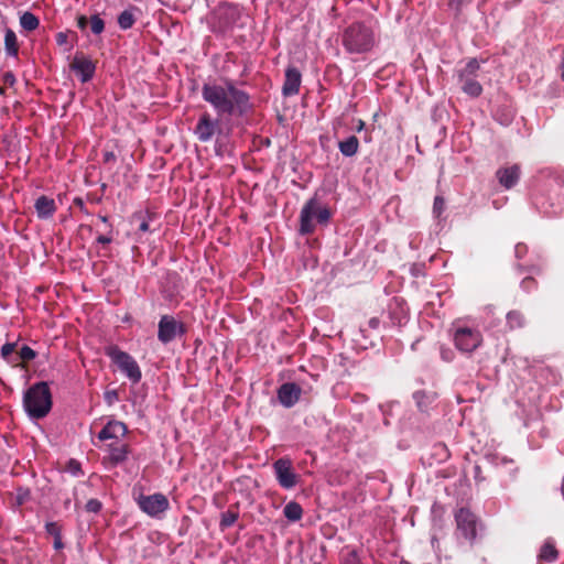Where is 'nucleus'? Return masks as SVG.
<instances>
[{
	"instance_id": "obj_48",
	"label": "nucleus",
	"mask_w": 564,
	"mask_h": 564,
	"mask_svg": "<svg viewBox=\"0 0 564 564\" xmlns=\"http://www.w3.org/2000/svg\"><path fill=\"white\" fill-rule=\"evenodd\" d=\"M64 547V544L62 542V534L54 538V549L55 550H62Z\"/></svg>"
},
{
	"instance_id": "obj_17",
	"label": "nucleus",
	"mask_w": 564,
	"mask_h": 564,
	"mask_svg": "<svg viewBox=\"0 0 564 564\" xmlns=\"http://www.w3.org/2000/svg\"><path fill=\"white\" fill-rule=\"evenodd\" d=\"M473 73H459L458 80L462 89L470 97H478L482 93V87L478 80L471 77Z\"/></svg>"
},
{
	"instance_id": "obj_54",
	"label": "nucleus",
	"mask_w": 564,
	"mask_h": 564,
	"mask_svg": "<svg viewBox=\"0 0 564 564\" xmlns=\"http://www.w3.org/2000/svg\"><path fill=\"white\" fill-rule=\"evenodd\" d=\"M4 90H6L4 85L3 86L0 85V95H3Z\"/></svg>"
},
{
	"instance_id": "obj_16",
	"label": "nucleus",
	"mask_w": 564,
	"mask_h": 564,
	"mask_svg": "<svg viewBox=\"0 0 564 564\" xmlns=\"http://www.w3.org/2000/svg\"><path fill=\"white\" fill-rule=\"evenodd\" d=\"M34 208L40 219L51 218L57 209L55 200L46 195L36 198Z\"/></svg>"
},
{
	"instance_id": "obj_14",
	"label": "nucleus",
	"mask_w": 564,
	"mask_h": 564,
	"mask_svg": "<svg viewBox=\"0 0 564 564\" xmlns=\"http://www.w3.org/2000/svg\"><path fill=\"white\" fill-rule=\"evenodd\" d=\"M520 174L521 170L518 164L507 167H500L496 172V176L499 181V184L506 189L512 188L519 182Z\"/></svg>"
},
{
	"instance_id": "obj_28",
	"label": "nucleus",
	"mask_w": 564,
	"mask_h": 564,
	"mask_svg": "<svg viewBox=\"0 0 564 564\" xmlns=\"http://www.w3.org/2000/svg\"><path fill=\"white\" fill-rule=\"evenodd\" d=\"M31 499V491L29 488L19 487L14 494V501L17 506H23Z\"/></svg>"
},
{
	"instance_id": "obj_42",
	"label": "nucleus",
	"mask_w": 564,
	"mask_h": 564,
	"mask_svg": "<svg viewBox=\"0 0 564 564\" xmlns=\"http://www.w3.org/2000/svg\"><path fill=\"white\" fill-rule=\"evenodd\" d=\"M104 163H115L117 158L112 151H106L102 155Z\"/></svg>"
},
{
	"instance_id": "obj_27",
	"label": "nucleus",
	"mask_w": 564,
	"mask_h": 564,
	"mask_svg": "<svg viewBox=\"0 0 564 564\" xmlns=\"http://www.w3.org/2000/svg\"><path fill=\"white\" fill-rule=\"evenodd\" d=\"M17 344L15 343H6L1 347V357L9 364L13 366H18V358H12L13 352L15 351Z\"/></svg>"
},
{
	"instance_id": "obj_19",
	"label": "nucleus",
	"mask_w": 564,
	"mask_h": 564,
	"mask_svg": "<svg viewBox=\"0 0 564 564\" xmlns=\"http://www.w3.org/2000/svg\"><path fill=\"white\" fill-rule=\"evenodd\" d=\"M338 149L344 156H354L359 150V140L356 135H350L338 143Z\"/></svg>"
},
{
	"instance_id": "obj_34",
	"label": "nucleus",
	"mask_w": 564,
	"mask_h": 564,
	"mask_svg": "<svg viewBox=\"0 0 564 564\" xmlns=\"http://www.w3.org/2000/svg\"><path fill=\"white\" fill-rule=\"evenodd\" d=\"M45 530L47 534L52 535L53 538L62 534V528L57 522H47L45 524Z\"/></svg>"
},
{
	"instance_id": "obj_35",
	"label": "nucleus",
	"mask_w": 564,
	"mask_h": 564,
	"mask_svg": "<svg viewBox=\"0 0 564 564\" xmlns=\"http://www.w3.org/2000/svg\"><path fill=\"white\" fill-rule=\"evenodd\" d=\"M94 69H95V65H93V63L88 59H84V61L75 63L73 65V70L84 72V70H94Z\"/></svg>"
},
{
	"instance_id": "obj_5",
	"label": "nucleus",
	"mask_w": 564,
	"mask_h": 564,
	"mask_svg": "<svg viewBox=\"0 0 564 564\" xmlns=\"http://www.w3.org/2000/svg\"><path fill=\"white\" fill-rule=\"evenodd\" d=\"M107 356L118 366L132 383L140 382L142 378L141 369L138 362L128 352L122 351L117 346L107 349Z\"/></svg>"
},
{
	"instance_id": "obj_21",
	"label": "nucleus",
	"mask_w": 564,
	"mask_h": 564,
	"mask_svg": "<svg viewBox=\"0 0 564 564\" xmlns=\"http://www.w3.org/2000/svg\"><path fill=\"white\" fill-rule=\"evenodd\" d=\"M283 514L289 521L296 522L303 517V508L299 502L290 501L284 506Z\"/></svg>"
},
{
	"instance_id": "obj_25",
	"label": "nucleus",
	"mask_w": 564,
	"mask_h": 564,
	"mask_svg": "<svg viewBox=\"0 0 564 564\" xmlns=\"http://www.w3.org/2000/svg\"><path fill=\"white\" fill-rule=\"evenodd\" d=\"M507 324L510 329L522 328L525 325L524 315L518 310L510 311L507 314Z\"/></svg>"
},
{
	"instance_id": "obj_22",
	"label": "nucleus",
	"mask_w": 564,
	"mask_h": 564,
	"mask_svg": "<svg viewBox=\"0 0 564 564\" xmlns=\"http://www.w3.org/2000/svg\"><path fill=\"white\" fill-rule=\"evenodd\" d=\"M413 399L421 411H426L435 400V393L420 390L413 393Z\"/></svg>"
},
{
	"instance_id": "obj_47",
	"label": "nucleus",
	"mask_w": 564,
	"mask_h": 564,
	"mask_svg": "<svg viewBox=\"0 0 564 564\" xmlns=\"http://www.w3.org/2000/svg\"><path fill=\"white\" fill-rule=\"evenodd\" d=\"M77 25L80 30H86L89 26V20L86 17H79L77 21Z\"/></svg>"
},
{
	"instance_id": "obj_36",
	"label": "nucleus",
	"mask_w": 564,
	"mask_h": 564,
	"mask_svg": "<svg viewBox=\"0 0 564 564\" xmlns=\"http://www.w3.org/2000/svg\"><path fill=\"white\" fill-rule=\"evenodd\" d=\"M341 564H361V562L356 551H350L344 556Z\"/></svg>"
},
{
	"instance_id": "obj_8",
	"label": "nucleus",
	"mask_w": 564,
	"mask_h": 564,
	"mask_svg": "<svg viewBox=\"0 0 564 564\" xmlns=\"http://www.w3.org/2000/svg\"><path fill=\"white\" fill-rule=\"evenodd\" d=\"M187 328L184 323L178 322L172 315H162L158 324V339L162 344H169L185 335Z\"/></svg>"
},
{
	"instance_id": "obj_4",
	"label": "nucleus",
	"mask_w": 564,
	"mask_h": 564,
	"mask_svg": "<svg viewBox=\"0 0 564 564\" xmlns=\"http://www.w3.org/2000/svg\"><path fill=\"white\" fill-rule=\"evenodd\" d=\"M375 44V37L369 28L364 24H352L344 34V45L351 53L369 51Z\"/></svg>"
},
{
	"instance_id": "obj_20",
	"label": "nucleus",
	"mask_w": 564,
	"mask_h": 564,
	"mask_svg": "<svg viewBox=\"0 0 564 564\" xmlns=\"http://www.w3.org/2000/svg\"><path fill=\"white\" fill-rule=\"evenodd\" d=\"M239 518V511L237 506H230L227 511L221 513L220 521H219V528L221 531H225L226 529L234 525V523Z\"/></svg>"
},
{
	"instance_id": "obj_45",
	"label": "nucleus",
	"mask_w": 564,
	"mask_h": 564,
	"mask_svg": "<svg viewBox=\"0 0 564 564\" xmlns=\"http://www.w3.org/2000/svg\"><path fill=\"white\" fill-rule=\"evenodd\" d=\"M96 241L101 245H109L112 242V237L108 235H99L97 236Z\"/></svg>"
},
{
	"instance_id": "obj_39",
	"label": "nucleus",
	"mask_w": 564,
	"mask_h": 564,
	"mask_svg": "<svg viewBox=\"0 0 564 564\" xmlns=\"http://www.w3.org/2000/svg\"><path fill=\"white\" fill-rule=\"evenodd\" d=\"M521 286L522 289H524L525 291H530L532 289H535L536 288V281L531 278V276H527L522 280L521 282Z\"/></svg>"
},
{
	"instance_id": "obj_56",
	"label": "nucleus",
	"mask_w": 564,
	"mask_h": 564,
	"mask_svg": "<svg viewBox=\"0 0 564 564\" xmlns=\"http://www.w3.org/2000/svg\"><path fill=\"white\" fill-rule=\"evenodd\" d=\"M313 564H321V563L315 562V563H313Z\"/></svg>"
},
{
	"instance_id": "obj_46",
	"label": "nucleus",
	"mask_w": 564,
	"mask_h": 564,
	"mask_svg": "<svg viewBox=\"0 0 564 564\" xmlns=\"http://www.w3.org/2000/svg\"><path fill=\"white\" fill-rule=\"evenodd\" d=\"M105 399L108 402V404H112V402L118 399L117 391H107L105 393Z\"/></svg>"
},
{
	"instance_id": "obj_26",
	"label": "nucleus",
	"mask_w": 564,
	"mask_h": 564,
	"mask_svg": "<svg viewBox=\"0 0 564 564\" xmlns=\"http://www.w3.org/2000/svg\"><path fill=\"white\" fill-rule=\"evenodd\" d=\"M558 552L553 543L546 542L541 547L539 558L545 562L556 561Z\"/></svg>"
},
{
	"instance_id": "obj_12",
	"label": "nucleus",
	"mask_w": 564,
	"mask_h": 564,
	"mask_svg": "<svg viewBox=\"0 0 564 564\" xmlns=\"http://www.w3.org/2000/svg\"><path fill=\"white\" fill-rule=\"evenodd\" d=\"M302 389L294 382L283 383L278 390V399L285 408H292L299 400Z\"/></svg>"
},
{
	"instance_id": "obj_6",
	"label": "nucleus",
	"mask_w": 564,
	"mask_h": 564,
	"mask_svg": "<svg viewBox=\"0 0 564 564\" xmlns=\"http://www.w3.org/2000/svg\"><path fill=\"white\" fill-rule=\"evenodd\" d=\"M221 119L214 118L208 111H204L194 128V135L199 142L207 143L223 134Z\"/></svg>"
},
{
	"instance_id": "obj_38",
	"label": "nucleus",
	"mask_w": 564,
	"mask_h": 564,
	"mask_svg": "<svg viewBox=\"0 0 564 564\" xmlns=\"http://www.w3.org/2000/svg\"><path fill=\"white\" fill-rule=\"evenodd\" d=\"M133 218H138L140 219V225H139V231L141 232H147L149 231V221L144 218L143 214H134L133 215Z\"/></svg>"
},
{
	"instance_id": "obj_52",
	"label": "nucleus",
	"mask_w": 564,
	"mask_h": 564,
	"mask_svg": "<svg viewBox=\"0 0 564 564\" xmlns=\"http://www.w3.org/2000/svg\"><path fill=\"white\" fill-rule=\"evenodd\" d=\"M369 323L372 327H376L379 324V321L377 318H371Z\"/></svg>"
},
{
	"instance_id": "obj_31",
	"label": "nucleus",
	"mask_w": 564,
	"mask_h": 564,
	"mask_svg": "<svg viewBox=\"0 0 564 564\" xmlns=\"http://www.w3.org/2000/svg\"><path fill=\"white\" fill-rule=\"evenodd\" d=\"M89 28L94 34H100L104 31L105 23L98 15H94L89 20Z\"/></svg>"
},
{
	"instance_id": "obj_41",
	"label": "nucleus",
	"mask_w": 564,
	"mask_h": 564,
	"mask_svg": "<svg viewBox=\"0 0 564 564\" xmlns=\"http://www.w3.org/2000/svg\"><path fill=\"white\" fill-rule=\"evenodd\" d=\"M15 83V77L13 73H3V84L4 86L12 87Z\"/></svg>"
},
{
	"instance_id": "obj_7",
	"label": "nucleus",
	"mask_w": 564,
	"mask_h": 564,
	"mask_svg": "<svg viewBox=\"0 0 564 564\" xmlns=\"http://www.w3.org/2000/svg\"><path fill=\"white\" fill-rule=\"evenodd\" d=\"M135 502L140 510L151 518H161V516L170 508L169 499L161 492L153 495L140 494L135 498Z\"/></svg>"
},
{
	"instance_id": "obj_29",
	"label": "nucleus",
	"mask_w": 564,
	"mask_h": 564,
	"mask_svg": "<svg viewBox=\"0 0 564 564\" xmlns=\"http://www.w3.org/2000/svg\"><path fill=\"white\" fill-rule=\"evenodd\" d=\"M118 23L123 30L131 28L134 23L133 14L129 11H123L118 18Z\"/></svg>"
},
{
	"instance_id": "obj_3",
	"label": "nucleus",
	"mask_w": 564,
	"mask_h": 564,
	"mask_svg": "<svg viewBox=\"0 0 564 564\" xmlns=\"http://www.w3.org/2000/svg\"><path fill=\"white\" fill-rule=\"evenodd\" d=\"M52 393L47 382L41 381L31 386L23 397V406L32 419H43L52 409Z\"/></svg>"
},
{
	"instance_id": "obj_9",
	"label": "nucleus",
	"mask_w": 564,
	"mask_h": 564,
	"mask_svg": "<svg viewBox=\"0 0 564 564\" xmlns=\"http://www.w3.org/2000/svg\"><path fill=\"white\" fill-rule=\"evenodd\" d=\"M482 343L481 333L477 328L458 326L454 332V344L462 352H471Z\"/></svg>"
},
{
	"instance_id": "obj_23",
	"label": "nucleus",
	"mask_w": 564,
	"mask_h": 564,
	"mask_svg": "<svg viewBox=\"0 0 564 564\" xmlns=\"http://www.w3.org/2000/svg\"><path fill=\"white\" fill-rule=\"evenodd\" d=\"M40 24L39 19L31 12L25 11L20 15V25L23 30L31 32L37 29Z\"/></svg>"
},
{
	"instance_id": "obj_51",
	"label": "nucleus",
	"mask_w": 564,
	"mask_h": 564,
	"mask_svg": "<svg viewBox=\"0 0 564 564\" xmlns=\"http://www.w3.org/2000/svg\"><path fill=\"white\" fill-rule=\"evenodd\" d=\"M74 204H75V205H77V206H79L80 208H83V207H84V202H83V199H82V198H79V197H76V198L74 199Z\"/></svg>"
},
{
	"instance_id": "obj_11",
	"label": "nucleus",
	"mask_w": 564,
	"mask_h": 564,
	"mask_svg": "<svg viewBox=\"0 0 564 564\" xmlns=\"http://www.w3.org/2000/svg\"><path fill=\"white\" fill-rule=\"evenodd\" d=\"M457 531L469 542L477 535V518L468 508H459L455 512Z\"/></svg>"
},
{
	"instance_id": "obj_43",
	"label": "nucleus",
	"mask_w": 564,
	"mask_h": 564,
	"mask_svg": "<svg viewBox=\"0 0 564 564\" xmlns=\"http://www.w3.org/2000/svg\"><path fill=\"white\" fill-rule=\"evenodd\" d=\"M80 83L85 84L93 79L94 73H75Z\"/></svg>"
},
{
	"instance_id": "obj_2",
	"label": "nucleus",
	"mask_w": 564,
	"mask_h": 564,
	"mask_svg": "<svg viewBox=\"0 0 564 564\" xmlns=\"http://www.w3.org/2000/svg\"><path fill=\"white\" fill-rule=\"evenodd\" d=\"M333 217L329 206L322 203L317 196L311 197L303 205L299 217V234L308 236L315 232L316 226H327Z\"/></svg>"
},
{
	"instance_id": "obj_24",
	"label": "nucleus",
	"mask_w": 564,
	"mask_h": 564,
	"mask_svg": "<svg viewBox=\"0 0 564 564\" xmlns=\"http://www.w3.org/2000/svg\"><path fill=\"white\" fill-rule=\"evenodd\" d=\"M4 47L6 52L10 56H15L18 53V39L15 33L8 29L4 33Z\"/></svg>"
},
{
	"instance_id": "obj_50",
	"label": "nucleus",
	"mask_w": 564,
	"mask_h": 564,
	"mask_svg": "<svg viewBox=\"0 0 564 564\" xmlns=\"http://www.w3.org/2000/svg\"><path fill=\"white\" fill-rule=\"evenodd\" d=\"M364 128H365V121L359 119L358 123H357V127H356V131L360 132L361 130H364Z\"/></svg>"
},
{
	"instance_id": "obj_18",
	"label": "nucleus",
	"mask_w": 564,
	"mask_h": 564,
	"mask_svg": "<svg viewBox=\"0 0 564 564\" xmlns=\"http://www.w3.org/2000/svg\"><path fill=\"white\" fill-rule=\"evenodd\" d=\"M301 82V73H285V80L282 86L283 96L291 97L297 95Z\"/></svg>"
},
{
	"instance_id": "obj_37",
	"label": "nucleus",
	"mask_w": 564,
	"mask_h": 564,
	"mask_svg": "<svg viewBox=\"0 0 564 564\" xmlns=\"http://www.w3.org/2000/svg\"><path fill=\"white\" fill-rule=\"evenodd\" d=\"M67 470L74 475V476H78L79 474H82V466H80V463L77 462L76 459H70L68 463H67Z\"/></svg>"
},
{
	"instance_id": "obj_13",
	"label": "nucleus",
	"mask_w": 564,
	"mask_h": 564,
	"mask_svg": "<svg viewBox=\"0 0 564 564\" xmlns=\"http://www.w3.org/2000/svg\"><path fill=\"white\" fill-rule=\"evenodd\" d=\"M128 432L127 425L120 421H109L98 433L100 441L111 440L118 442L120 437H123Z\"/></svg>"
},
{
	"instance_id": "obj_15",
	"label": "nucleus",
	"mask_w": 564,
	"mask_h": 564,
	"mask_svg": "<svg viewBox=\"0 0 564 564\" xmlns=\"http://www.w3.org/2000/svg\"><path fill=\"white\" fill-rule=\"evenodd\" d=\"M108 447V460L112 466H117L127 460L130 454V446L127 443L111 442Z\"/></svg>"
},
{
	"instance_id": "obj_1",
	"label": "nucleus",
	"mask_w": 564,
	"mask_h": 564,
	"mask_svg": "<svg viewBox=\"0 0 564 564\" xmlns=\"http://www.w3.org/2000/svg\"><path fill=\"white\" fill-rule=\"evenodd\" d=\"M202 97L219 118L240 117L249 107V96L225 78L208 77L202 87Z\"/></svg>"
},
{
	"instance_id": "obj_55",
	"label": "nucleus",
	"mask_w": 564,
	"mask_h": 564,
	"mask_svg": "<svg viewBox=\"0 0 564 564\" xmlns=\"http://www.w3.org/2000/svg\"><path fill=\"white\" fill-rule=\"evenodd\" d=\"M561 74H562V79H563V82H564V73H561Z\"/></svg>"
},
{
	"instance_id": "obj_10",
	"label": "nucleus",
	"mask_w": 564,
	"mask_h": 564,
	"mask_svg": "<svg viewBox=\"0 0 564 564\" xmlns=\"http://www.w3.org/2000/svg\"><path fill=\"white\" fill-rule=\"evenodd\" d=\"M273 470L278 484L284 489L294 488L300 476L294 471L293 463L289 457H281L273 463Z\"/></svg>"
},
{
	"instance_id": "obj_49",
	"label": "nucleus",
	"mask_w": 564,
	"mask_h": 564,
	"mask_svg": "<svg viewBox=\"0 0 564 564\" xmlns=\"http://www.w3.org/2000/svg\"><path fill=\"white\" fill-rule=\"evenodd\" d=\"M467 67H468L470 70H475L476 68H479V67H480V65H479L478 61L474 58V59H470V61L468 62Z\"/></svg>"
},
{
	"instance_id": "obj_44",
	"label": "nucleus",
	"mask_w": 564,
	"mask_h": 564,
	"mask_svg": "<svg viewBox=\"0 0 564 564\" xmlns=\"http://www.w3.org/2000/svg\"><path fill=\"white\" fill-rule=\"evenodd\" d=\"M56 42L58 45L63 46L66 45L68 42V35L64 32H59L56 35Z\"/></svg>"
},
{
	"instance_id": "obj_30",
	"label": "nucleus",
	"mask_w": 564,
	"mask_h": 564,
	"mask_svg": "<svg viewBox=\"0 0 564 564\" xmlns=\"http://www.w3.org/2000/svg\"><path fill=\"white\" fill-rule=\"evenodd\" d=\"M18 355L22 361L28 362V361L33 360L36 357V351L34 349H32L31 347L24 345L20 348V350L18 351Z\"/></svg>"
},
{
	"instance_id": "obj_40",
	"label": "nucleus",
	"mask_w": 564,
	"mask_h": 564,
	"mask_svg": "<svg viewBox=\"0 0 564 564\" xmlns=\"http://www.w3.org/2000/svg\"><path fill=\"white\" fill-rule=\"evenodd\" d=\"M528 252V247L527 245L524 243H518L516 245V248H514V253H516V257L521 259L523 258Z\"/></svg>"
},
{
	"instance_id": "obj_33",
	"label": "nucleus",
	"mask_w": 564,
	"mask_h": 564,
	"mask_svg": "<svg viewBox=\"0 0 564 564\" xmlns=\"http://www.w3.org/2000/svg\"><path fill=\"white\" fill-rule=\"evenodd\" d=\"M445 209V200L442 196H436L433 204V214L435 217H440Z\"/></svg>"
},
{
	"instance_id": "obj_32",
	"label": "nucleus",
	"mask_w": 564,
	"mask_h": 564,
	"mask_svg": "<svg viewBox=\"0 0 564 564\" xmlns=\"http://www.w3.org/2000/svg\"><path fill=\"white\" fill-rule=\"evenodd\" d=\"M102 508V503L101 501H99L98 499H89L86 505H85V510L87 512H91V513H98Z\"/></svg>"
},
{
	"instance_id": "obj_53",
	"label": "nucleus",
	"mask_w": 564,
	"mask_h": 564,
	"mask_svg": "<svg viewBox=\"0 0 564 564\" xmlns=\"http://www.w3.org/2000/svg\"><path fill=\"white\" fill-rule=\"evenodd\" d=\"M98 217H99V219H100L102 223H105V224H107V223H108V220H109V218H108L107 216H104V215H99Z\"/></svg>"
}]
</instances>
